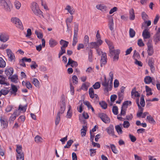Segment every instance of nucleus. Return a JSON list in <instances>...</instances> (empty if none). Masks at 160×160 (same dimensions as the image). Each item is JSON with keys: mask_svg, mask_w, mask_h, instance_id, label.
Segmentation results:
<instances>
[{"mask_svg": "<svg viewBox=\"0 0 160 160\" xmlns=\"http://www.w3.org/2000/svg\"><path fill=\"white\" fill-rule=\"evenodd\" d=\"M31 9L33 13L40 17H44L42 12L40 10L38 4L35 2L31 4Z\"/></svg>", "mask_w": 160, "mask_h": 160, "instance_id": "nucleus-1", "label": "nucleus"}, {"mask_svg": "<svg viewBox=\"0 0 160 160\" xmlns=\"http://www.w3.org/2000/svg\"><path fill=\"white\" fill-rule=\"evenodd\" d=\"M103 77L104 80L102 82V85L104 87V93L107 94L109 91L112 90V82H110V84H109V81H108L107 80L106 75H104Z\"/></svg>", "mask_w": 160, "mask_h": 160, "instance_id": "nucleus-2", "label": "nucleus"}, {"mask_svg": "<svg viewBox=\"0 0 160 160\" xmlns=\"http://www.w3.org/2000/svg\"><path fill=\"white\" fill-rule=\"evenodd\" d=\"M12 6L11 2L9 0H1L0 1V7L3 9L6 12H10L11 7Z\"/></svg>", "mask_w": 160, "mask_h": 160, "instance_id": "nucleus-3", "label": "nucleus"}, {"mask_svg": "<svg viewBox=\"0 0 160 160\" xmlns=\"http://www.w3.org/2000/svg\"><path fill=\"white\" fill-rule=\"evenodd\" d=\"M16 151L17 154H16L17 160H24V154L22 151V147L21 145H17Z\"/></svg>", "mask_w": 160, "mask_h": 160, "instance_id": "nucleus-4", "label": "nucleus"}, {"mask_svg": "<svg viewBox=\"0 0 160 160\" xmlns=\"http://www.w3.org/2000/svg\"><path fill=\"white\" fill-rule=\"evenodd\" d=\"M11 21L15 26L21 30H23L24 28L20 20L18 18L13 17L11 19Z\"/></svg>", "mask_w": 160, "mask_h": 160, "instance_id": "nucleus-5", "label": "nucleus"}, {"mask_svg": "<svg viewBox=\"0 0 160 160\" xmlns=\"http://www.w3.org/2000/svg\"><path fill=\"white\" fill-rule=\"evenodd\" d=\"M78 25L76 24L74 26V33L72 42V45L73 46H75L78 42Z\"/></svg>", "mask_w": 160, "mask_h": 160, "instance_id": "nucleus-6", "label": "nucleus"}, {"mask_svg": "<svg viewBox=\"0 0 160 160\" xmlns=\"http://www.w3.org/2000/svg\"><path fill=\"white\" fill-rule=\"evenodd\" d=\"M6 52L9 60L11 62L15 61V56L11 50L7 49L6 50Z\"/></svg>", "mask_w": 160, "mask_h": 160, "instance_id": "nucleus-7", "label": "nucleus"}, {"mask_svg": "<svg viewBox=\"0 0 160 160\" xmlns=\"http://www.w3.org/2000/svg\"><path fill=\"white\" fill-rule=\"evenodd\" d=\"M99 117L106 123H109L110 122V119L107 115L104 113H100L98 115Z\"/></svg>", "mask_w": 160, "mask_h": 160, "instance_id": "nucleus-8", "label": "nucleus"}, {"mask_svg": "<svg viewBox=\"0 0 160 160\" xmlns=\"http://www.w3.org/2000/svg\"><path fill=\"white\" fill-rule=\"evenodd\" d=\"M88 93L89 96L91 98H94L96 101L99 100L98 95L97 94H94L93 89L92 87L89 89Z\"/></svg>", "mask_w": 160, "mask_h": 160, "instance_id": "nucleus-9", "label": "nucleus"}, {"mask_svg": "<svg viewBox=\"0 0 160 160\" xmlns=\"http://www.w3.org/2000/svg\"><path fill=\"white\" fill-rule=\"evenodd\" d=\"M102 43V41L101 39H98L96 42L90 43L91 48H98Z\"/></svg>", "mask_w": 160, "mask_h": 160, "instance_id": "nucleus-10", "label": "nucleus"}, {"mask_svg": "<svg viewBox=\"0 0 160 160\" xmlns=\"http://www.w3.org/2000/svg\"><path fill=\"white\" fill-rule=\"evenodd\" d=\"M9 39V36L7 34L4 32L0 34V41L1 42H6Z\"/></svg>", "mask_w": 160, "mask_h": 160, "instance_id": "nucleus-11", "label": "nucleus"}, {"mask_svg": "<svg viewBox=\"0 0 160 160\" xmlns=\"http://www.w3.org/2000/svg\"><path fill=\"white\" fill-rule=\"evenodd\" d=\"M1 126L3 129L6 128L8 126L7 120L4 117H1L0 118Z\"/></svg>", "mask_w": 160, "mask_h": 160, "instance_id": "nucleus-12", "label": "nucleus"}, {"mask_svg": "<svg viewBox=\"0 0 160 160\" xmlns=\"http://www.w3.org/2000/svg\"><path fill=\"white\" fill-rule=\"evenodd\" d=\"M154 60L153 58H150L148 61V65L150 67V69L152 72L153 73L155 71Z\"/></svg>", "mask_w": 160, "mask_h": 160, "instance_id": "nucleus-13", "label": "nucleus"}, {"mask_svg": "<svg viewBox=\"0 0 160 160\" xmlns=\"http://www.w3.org/2000/svg\"><path fill=\"white\" fill-rule=\"evenodd\" d=\"M107 62V54L106 53H102L101 60V66L102 67L106 64Z\"/></svg>", "mask_w": 160, "mask_h": 160, "instance_id": "nucleus-14", "label": "nucleus"}, {"mask_svg": "<svg viewBox=\"0 0 160 160\" xmlns=\"http://www.w3.org/2000/svg\"><path fill=\"white\" fill-rule=\"evenodd\" d=\"M96 8L104 12L107 11V7L103 4H100L97 5L96 6Z\"/></svg>", "mask_w": 160, "mask_h": 160, "instance_id": "nucleus-15", "label": "nucleus"}, {"mask_svg": "<svg viewBox=\"0 0 160 160\" xmlns=\"http://www.w3.org/2000/svg\"><path fill=\"white\" fill-rule=\"evenodd\" d=\"M148 50L147 52L149 56H152L154 50L152 44L148 43L147 44Z\"/></svg>", "mask_w": 160, "mask_h": 160, "instance_id": "nucleus-16", "label": "nucleus"}, {"mask_svg": "<svg viewBox=\"0 0 160 160\" xmlns=\"http://www.w3.org/2000/svg\"><path fill=\"white\" fill-rule=\"evenodd\" d=\"M114 127L112 125H110L109 126L106 128V131L108 134L111 136H114Z\"/></svg>", "mask_w": 160, "mask_h": 160, "instance_id": "nucleus-17", "label": "nucleus"}, {"mask_svg": "<svg viewBox=\"0 0 160 160\" xmlns=\"http://www.w3.org/2000/svg\"><path fill=\"white\" fill-rule=\"evenodd\" d=\"M18 90V89L15 85L13 84H11V88L10 89L9 91L12 95L15 96L16 95Z\"/></svg>", "mask_w": 160, "mask_h": 160, "instance_id": "nucleus-18", "label": "nucleus"}, {"mask_svg": "<svg viewBox=\"0 0 160 160\" xmlns=\"http://www.w3.org/2000/svg\"><path fill=\"white\" fill-rule=\"evenodd\" d=\"M142 36L143 39H149L150 37V34L149 32V29H146L144 30L142 33Z\"/></svg>", "mask_w": 160, "mask_h": 160, "instance_id": "nucleus-19", "label": "nucleus"}, {"mask_svg": "<svg viewBox=\"0 0 160 160\" xmlns=\"http://www.w3.org/2000/svg\"><path fill=\"white\" fill-rule=\"evenodd\" d=\"M6 78L2 75H0V84L2 85H9V83L7 82Z\"/></svg>", "mask_w": 160, "mask_h": 160, "instance_id": "nucleus-20", "label": "nucleus"}, {"mask_svg": "<svg viewBox=\"0 0 160 160\" xmlns=\"http://www.w3.org/2000/svg\"><path fill=\"white\" fill-rule=\"evenodd\" d=\"M129 19L130 20H134L135 17L134 10L133 8H131L129 11Z\"/></svg>", "mask_w": 160, "mask_h": 160, "instance_id": "nucleus-21", "label": "nucleus"}, {"mask_svg": "<svg viewBox=\"0 0 160 160\" xmlns=\"http://www.w3.org/2000/svg\"><path fill=\"white\" fill-rule=\"evenodd\" d=\"M131 96L133 98V97H138L140 96V94L139 93L136 91V88L135 87L132 90L131 92Z\"/></svg>", "mask_w": 160, "mask_h": 160, "instance_id": "nucleus-22", "label": "nucleus"}, {"mask_svg": "<svg viewBox=\"0 0 160 160\" xmlns=\"http://www.w3.org/2000/svg\"><path fill=\"white\" fill-rule=\"evenodd\" d=\"M13 72V69L12 68H10L6 69L5 71V74L8 76H11Z\"/></svg>", "mask_w": 160, "mask_h": 160, "instance_id": "nucleus-23", "label": "nucleus"}, {"mask_svg": "<svg viewBox=\"0 0 160 160\" xmlns=\"http://www.w3.org/2000/svg\"><path fill=\"white\" fill-rule=\"evenodd\" d=\"M22 84L24 86H26L27 88L29 89H32V86L29 81H23L22 82Z\"/></svg>", "mask_w": 160, "mask_h": 160, "instance_id": "nucleus-24", "label": "nucleus"}, {"mask_svg": "<svg viewBox=\"0 0 160 160\" xmlns=\"http://www.w3.org/2000/svg\"><path fill=\"white\" fill-rule=\"evenodd\" d=\"M160 41V33L158 32H157L153 37V41L155 42V44H157Z\"/></svg>", "mask_w": 160, "mask_h": 160, "instance_id": "nucleus-25", "label": "nucleus"}, {"mask_svg": "<svg viewBox=\"0 0 160 160\" xmlns=\"http://www.w3.org/2000/svg\"><path fill=\"white\" fill-rule=\"evenodd\" d=\"M115 128L118 135H121L123 131L122 130V127L121 124H120V125L115 126Z\"/></svg>", "mask_w": 160, "mask_h": 160, "instance_id": "nucleus-26", "label": "nucleus"}, {"mask_svg": "<svg viewBox=\"0 0 160 160\" xmlns=\"http://www.w3.org/2000/svg\"><path fill=\"white\" fill-rule=\"evenodd\" d=\"M49 44L50 47L53 48L58 44V42L56 40L51 38L49 40Z\"/></svg>", "mask_w": 160, "mask_h": 160, "instance_id": "nucleus-27", "label": "nucleus"}, {"mask_svg": "<svg viewBox=\"0 0 160 160\" xmlns=\"http://www.w3.org/2000/svg\"><path fill=\"white\" fill-rule=\"evenodd\" d=\"M114 21L112 18H111L108 22V27L110 30L111 31L114 29Z\"/></svg>", "mask_w": 160, "mask_h": 160, "instance_id": "nucleus-28", "label": "nucleus"}, {"mask_svg": "<svg viewBox=\"0 0 160 160\" xmlns=\"http://www.w3.org/2000/svg\"><path fill=\"white\" fill-rule=\"evenodd\" d=\"M69 42L63 39H61L60 41V44L62 45L61 47L62 48H66L68 46Z\"/></svg>", "mask_w": 160, "mask_h": 160, "instance_id": "nucleus-29", "label": "nucleus"}, {"mask_svg": "<svg viewBox=\"0 0 160 160\" xmlns=\"http://www.w3.org/2000/svg\"><path fill=\"white\" fill-rule=\"evenodd\" d=\"M30 80L36 87H39L40 83L38 79L36 78H31Z\"/></svg>", "mask_w": 160, "mask_h": 160, "instance_id": "nucleus-30", "label": "nucleus"}, {"mask_svg": "<svg viewBox=\"0 0 160 160\" xmlns=\"http://www.w3.org/2000/svg\"><path fill=\"white\" fill-rule=\"evenodd\" d=\"M152 81V79L149 76H147L144 78V82L146 84H149L151 83Z\"/></svg>", "mask_w": 160, "mask_h": 160, "instance_id": "nucleus-31", "label": "nucleus"}, {"mask_svg": "<svg viewBox=\"0 0 160 160\" xmlns=\"http://www.w3.org/2000/svg\"><path fill=\"white\" fill-rule=\"evenodd\" d=\"M65 10H67L68 12L71 15H73L74 12V11L73 8L69 5H68L66 7Z\"/></svg>", "mask_w": 160, "mask_h": 160, "instance_id": "nucleus-32", "label": "nucleus"}, {"mask_svg": "<svg viewBox=\"0 0 160 160\" xmlns=\"http://www.w3.org/2000/svg\"><path fill=\"white\" fill-rule=\"evenodd\" d=\"M65 104L64 102H63L62 105H61L60 109L58 113H59V115L62 114L64 113L65 109Z\"/></svg>", "mask_w": 160, "mask_h": 160, "instance_id": "nucleus-33", "label": "nucleus"}, {"mask_svg": "<svg viewBox=\"0 0 160 160\" xmlns=\"http://www.w3.org/2000/svg\"><path fill=\"white\" fill-rule=\"evenodd\" d=\"M8 78L10 79L11 82L15 83H17L18 82V78L17 75H12L11 77H9Z\"/></svg>", "mask_w": 160, "mask_h": 160, "instance_id": "nucleus-34", "label": "nucleus"}, {"mask_svg": "<svg viewBox=\"0 0 160 160\" xmlns=\"http://www.w3.org/2000/svg\"><path fill=\"white\" fill-rule=\"evenodd\" d=\"M146 91L147 92L146 95L147 96L152 95V89L148 86H146Z\"/></svg>", "mask_w": 160, "mask_h": 160, "instance_id": "nucleus-35", "label": "nucleus"}, {"mask_svg": "<svg viewBox=\"0 0 160 160\" xmlns=\"http://www.w3.org/2000/svg\"><path fill=\"white\" fill-rule=\"evenodd\" d=\"M132 104V102L130 101H124L122 105V108H124L127 109L128 105H131Z\"/></svg>", "mask_w": 160, "mask_h": 160, "instance_id": "nucleus-36", "label": "nucleus"}, {"mask_svg": "<svg viewBox=\"0 0 160 160\" xmlns=\"http://www.w3.org/2000/svg\"><path fill=\"white\" fill-rule=\"evenodd\" d=\"M87 127L86 126H83L81 130V135L82 137L85 136L86 135L87 130Z\"/></svg>", "mask_w": 160, "mask_h": 160, "instance_id": "nucleus-37", "label": "nucleus"}, {"mask_svg": "<svg viewBox=\"0 0 160 160\" xmlns=\"http://www.w3.org/2000/svg\"><path fill=\"white\" fill-rule=\"evenodd\" d=\"M110 148L112 151L114 153L117 154L118 153V151L116 148V146L113 144H110Z\"/></svg>", "mask_w": 160, "mask_h": 160, "instance_id": "nucleus-38", "label": "nucleus"}, {"mask_svg": "<svg viewBox=\"0 0 160 160\" xmlns=\"http://www.w3.org/2000/svg\"><path fill=\"white\" fill-rule=\"evenodd\" d=\"M72 19L73 16H71L70 18H67L66 20V22L68 29L69 28V23H71L72 22Z\"/></svg>", "mask_w": 160, "mask_h": 160, "instance_id": "nucleus-39", "label": "nucleus"}, {"mask_svg": "<svg viewBox=\"0 0 160 160\" xmlns=\"http://www.w3.org/2000/svg\"><path fill=\"white\" fill-rule=\"evenodd\" d=\"M35 141L37 143H41L43 141V139L39 136L37 135L35 138Z\"/></svg>", "mask_w": 160, "mask_h": 160, "instance_id": "nucleus-40", "label": "nucleus"}, {"mask_svg": "<svg viewBox=\"0 0 160 160\" xmlns=\"http://www.w3.org/2000/svg\"><path fill=\"white\" fill-rule=\"evenodd\" d=\"M99 104L102 108L105 109L107 108V104L105 102L102 101L99 102Z\"/></svg>", "mask_w": 160, "mask_h": 160, "instance_id": "nucleus-41", "label": "nucleus"}, {"mask_svg": "<svg viewBox=\"0 0 160 160\" xmlns=\"http://www.w3.org/2000/svg\"><path fill=\"white\" fill-rule=\"evenodd\" d=\"M0 91L1 93V96L2 95H5L8 94L9 92V91L6 88H4L2 89Z\"/></svg>", "mask_w": 160, "mask_h": 160, "instance_id": "nucleus-42", "label": "nucleus"}, {"mask_svg": "<svg viewBox=\"0 0 160 160\" xmlns=\"http://www.w3.org/2000/svg\"><path fill=\"white\" fill-rule=\"evenodd\" d=\"M147 120L150 123H155V120L151 115L147 117Z\"/></svg>", "mask_w": 160, "mask_h": 160, "instance_id": "nucleus-43", "label": "nucleus"}, {"mask_svg": "<svg viewBox=\"0 0 160 160\" xmlns=\"http://www.w3.org/2000/svg\"><path fill=\"white\" fill-rule=\"evenodd\" d=\"M66 53V48L61 47V49L58 53V58H60L61 56Z\"/></svg>", "mask_w": 160, "mask_h": 160, "instance_id": "nucleus-44", "label": "nucleus"}, {"mask_svg": "<svg viewBox=\"0 0 160 160\" xmlns=\"http://www.w3.org/2000/svg\"><path fill=\"white\" fill-rule=\"evenodd\" d=\"M118 51H120L119 49L114 50V49L109 50V55L110 56H113L117 53Z\"/></svg>", "mask_w": 160, "mask_h": 160, "instance_id": "nucleus-45", "label": "nucleus"}, {"mask_svg": "<svg viewBox=\"0 0 160 160\" xmlns=\"http://www.w3.org/2000/svg\"><path fill=\"white\" fill-rule=\"evenodd\" d=\"M6 65V63L5 61L2 58H0V67L4 68Z\"/></svg>", "mask_w": 160, "mask_h": 160, "instance_id": "nucleus-46", "label": "nucleus"}, {"mask_svg": "<svg viewBox=\"0 0 160 160\" xmlns=\"http://www.w3.org/2000/svg\"><path fill=\"white\" fill-rule=\"evenodd\" d=\"M14 4L17 9L18 10L20 9L21 7V3L20 2L18 1H16L14 2Z\"/></svg>", "mask_w": 160, "mask_h": 160, "instance_id": "nucleus-47", "label": "nucleus"}, {"mask_svg": "<svg viewBox=\"0 0 160 160\" xmlns=\"http://www.w3.org/2000/svg\"><path fill=\"white\" fill-rule=\"evenodd\" d=\"M60 115L59 113H58L55 119V124L57 126L59 123L60 119Z\"/></svg>", "mask_w": 160, "mask_h": 160, "instance_id": "nucleus-48", "label": "nucleus"}, {"mask_svg": "<svg viewBox=\"0 0 160 160\" xmlns=\"http://www.w3.org/2000/svg\"><path fill=\"white\" fill-rule=\"evenodd\" d=\"M141 16L142 18L144 21L146 20L148 18V16L145 13V12H142Z\"/></svg>", "mask_w": 160, "mask_h": 160, "instance_id": "nucleus-49", "label": "nucleus"}, {"mask_svg": "<svg viewBox=\"0 0 160 160\" xmlns=\"http://www.w3.org/2000/svg\"><path fill=\"white\" fill-rule=\"evenodd\" d=\"M129 33L130 37L132 38L134 37L135 32L133 29L130 28L129 29Z\"/></svg>", "mask_w": 160, "mask_h": 160, "instance_id": "nucleus-50", "label": "nucleus"}, {"mask_svg": "<svg viewBox=\"0 0 160 160\" xmlns=\"http://www.w3.org/2000/svg\"><path fill=\"white\" fill-rule=\"evenodd\" d=\"M35 34L37 35L38 38L39 39H42L43 37V35L41 32L37 30L35 31Z\"/></svg>", "mask_w": 160, "mask_h": 160, "instance_id": "nucleus-51", "label": "nucleus"}, {"mask_svg": "<svg viewBox=\"0 0 160 160\" xmlns=\"http://www.w3.org/2000/svg\"><path fill=\"white\" fill-rule=\"evenodd\" d=\"M140 104L142 107H144L145 105V102L143 95H142L141 97Z\"/></svg>", "mask_w": 160, "mask_h": 160, "instance_id": "nucleus-52", "label": "nucleus"}, {"mask_svg": "<svg viewBox=\"0 0 160 160\" xmlns=\"http://www.w3.org/2000/svg\"><path fill=\"white\" fill-rule=\"evenodd\" d=\"M122 126L124 128H127L130 126V124L128 121H124L122 124Z\"/></svg>", "mask_w": 160, "mask_h": 160, "instance_id": "nucleus-53", "label": "nucleus"}, {"mask_svg": "<svg viewBox=\"0 0 160 160\" xmlns=\"http://www.w3.org/2000/svg\"><path fill=\"white\" fill-rule=\"evenodd\" d=\"M105 41L108 46L109 50L114 49L113 46L110 41H108V40H105Z\"/></svg>", "mask_w": 160, "mask_h": 160, "instance_id": "nucleus-54", "label": "nucleus"}, {"mask_svg": "<svg viewBox=\"0 0 160 160\" xmlns=\"http://www.w3.org/2000/svg\"><path fill=\"white\" fill-rule=\"evenodd\" d=\"M101 86L100 83L99 82H97L92 86L93 88L95 89H97L99 88Z\"/></svg>", "mask_w": 160, "mask_h": 160, "instance_id": "nucleus-55", "label": "nucleus"}, {"mask_svg": "<svg viewBox=\"0 0 160 160\" xmlns=\"http://www.w3.org/2000/svg\"><path fill=\"white\" fill-rule=\"evenodd\" d=\"M112 112L114 115H117L118 113V107L116 106H113L112 109Z\"/></svg>", "mask_w": 160, "mask_h": 160, "instance_id": "nucleus-56", "label": "nucleus"}, {"mask_svg": "<svg viewBox=\"0 0 160 160\" xmlns=\"http://www.w3.org/2000/svg\"><path fill=\"white\" fill-rule=\"evenodd\" d=\"M73 83L76 84L78 83V78L77 76L76 75H73L72 78Z\"/></svg>", "mask_w": 160, "mask_h": 160, "instance_id": "nucleus-57", "label": "nucleus"}, {"mask_svg": "<svg viewBox=\"0 0 160 160\" xmlns=\"http://www.w3.org/2000/svg\"><path fill=\"white\" fill-rule=\"evenodd\" d=\"M139 57L140 56L138 53L137 52L136 50H134L133 56V58L134 59H137V58Z\"/></svg>", "mask_w": 160, "mask_h": 160, "instance_id": "nucleus-58", "label": "nucleus"}, {"mask_svg": "<svg viewBox=\"0 0 160 160\" xmlns=\"http://www.w3.org/2000/svg\"><path fill=\"white\" fill-rule=\"evenodd\" d=\"M26 108L25 107H22V105H20L18 108V110L20 112L22 111V112H25L26 111Z\"/></svg>", "mask_w": 160, "mask_h": 160, "instance_id": "nucleus-59", "label": "nucleus"}, {"mask_svg": "<svg viewBox=\"0 0 160 160\" xmlns=\"http://www.w3.org/2000/svg\"><path fill=\"white\" fill-rule=\"evenodd\" d=\"M70 86L71 93L72 95H73L74 93V88L71 83H70Z\"/></svg>", "mask_w": 160, "mask_h": 160, "instance_id": "nucleus-60", "label": "nucleus"}, {"mask_svg": "<svg viewBox=\"0 0 160 160\" xmlns=\"http://www.w3.org/2000/svg\"><path fill=\"white\" fill-rule=\"evenodd\" d=\"M88 86L87 85L86 83H84L82 84L81 88L82 90L85 91H87L88 90Z\"/></svg>", "mask_w": 160, "mask_h": 160, "instance_id": "nucleus-61", "label": "nucleus"}, {"mask_svg": "<svg viewBox=\"0 0 160 160\" xmlns=\"http://www.w3.org/2000/svg\"><path fill=\"white\" fill-rule=\"evenodd\" d=\"M120 51H117V53L114 55V56L113 58V60H118L119 58V55L120 53Z\"/></svg>", "mask_w": 160, "mask_h": 160, "instance_id": "nucleus-62", "label": "nucleus"}, {"mask_svg": "<svg viewBox=\"0 0 160 160\" xmlns=\"http://www.w3.org/2000/svg\"><path fill=\"white\" fill-rule=\"evenodd\" d=\"M118 99H120L121 100H122L124 98V93L118 92Z\"/></svg>", "mask_w": 160, "mask_h": 160, "instance_id": "nucleus-63", "label": "nucleus"}, {"mask_svg": "<svg viewBox=\"0 0 160 160\" xmlns=\"http://www.w3.org/2000/svg\"><path fill=\"white\" fill-rule=\"evenodd\" d=\"M129 137L130 138L131 141L132 142H134L136 141V137L134 136L133 135H131V134H129Z\"/></svg>", "mask_w": 160, "mask_h": 160, "instance_id": "nucleus-64", "label": "nucleus"}]
</instances>
